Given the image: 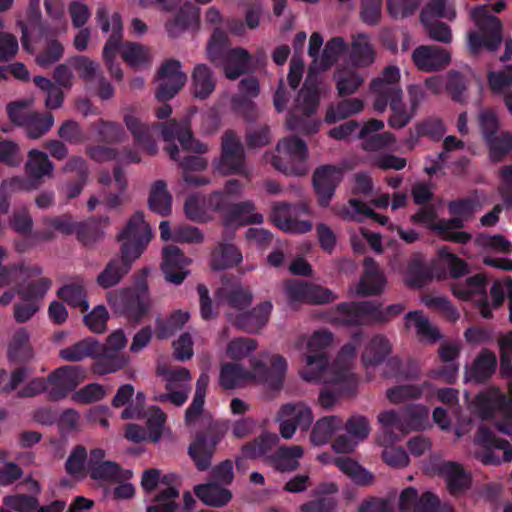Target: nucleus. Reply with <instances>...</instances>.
<instances>
[{
  "mask_svg": "<svg viewBox=\"0 0 512 512\" xmlns=\"http://www.w3.org/2000/svg\"><path fill=\"white\" fill-rule=\"evenodd\" d=\"M333 342L334 335L327 329H319L298 338L296 348L305 352V366L300 371V377L313 384H339V390L343 392L346 385L355 383L352 369L361 336L353 335L351 341L342 346L334 362L329 364L326 350Z\"/></svg>",
  "mask_w": 512,
  "mask_h": 512,
  "instance_id": "obj_1",
  "label": "nucleus"
},
{
  "mask_svg": "<svg viewBox=\"0 0 512 512\" xmlns=\"http://www.w3.org/2000/svg\"><path fill=\"white\" fill-rule=\"evenodd\" d=\"M346 43L340 37L332 38L327 42L323 53L313 60L303 88L295 98L287 119V127L305 134L318 131L320 122L310 119L318 107L320 88L315 73L326 70L333 65L346 50Z\"/></svg>",
  "mask_w": 512,
  "mask_h": 512,
  "instance_id": "obj_2",
  "label": "nucleus"
},
{
  "mask_svg": "<svg viewBox=\"0 0 512 512\" xmlns=\"http://www.w3.org/2000/svg\"><path fill=\"white\" fill-rule=\"evenodd\" d=\"M288 370L287 360L278 353L262 351L249 359V368L237 362L220 366L219 384L232 390L257 384L270 390H280Z\"/></svg>",
  "mask_w": 512,
  "mask_h": 512,
  "instance_id": "obj_3",
  "label": "nucleus"
},
{
  "mask_svg": "<svg viewBox=\"0 0 512 512\" xmlns=\"http://www.w3.org/2000/svg\"><path fill=\"white\" fill-rule=\"evenodd\" d=\"M216 302L217 305H227L228 320L249 333L257 332L266 325L273 308L270 301H265L251 311L244 312L252 302V295L248 289L231 280L224 281L216 291Z\"/></svg>",
  "mask_w": 512,
  "mask_h": 512,
  "instance_id": "obj_4",
  "label": "nucleus"
},
{
  "mask_svg": "<svg viewBox=\"0 0 512 512\" xmlns=\"http://www.w3.org/2000/svg\"><path fill=\"white\" fill-rule=\"evenodd\" d=\"M404 310L402 304H393L381 311L374 303L364 301L359 303H343L329 311L326 321L334 325L352 326L386 320L388 316H395Z\"/></svg>",
  "mask_w": 512,
  "mask_h": 512,
  "instance_id": "obj_5",
  "label": "nucleus"
},
{
  "mask_svg": "<svg viewBox=\"0 0 512 512\" xmlns=\"http://www.w3.org/2000/svg\"><path fill=\"white\" fill-rule=\"evenodd\" d=\"M227 42V35L215 29L207 44V55L211 62L223 67L227 78L236 79L250 68L252 57L240 47L227 50Z\"/></svg>",
  "mask_w": 512,
  "mask_h": 512,
  "instance_id": "obj_6",
  "label": "nucleus"
},
{
  "mask_svg": "<svg viewBox=\"0 0 512 512\" xmlns=\"http://www.w3.org/2000/svg\"><path fill=\"white\" fill-rule=\"evenodd\" d=\"M176 476L165 475L161 477L158 469H148L143 472L141 486L145 493H153L159 488L154 503L147 508V512H181L176 500L179 498V489L175 485Z\"/></svg>",
  "mask_w": 512,
  "mask_h": 512,
  "instance_id": "obj_7",
  "label": "nucleus"
},
{
  "mask_svg": "<svg viewBox=\"0 0 512 512\" xmlns=\"http://www.w3.org/2000/svg\"><path fill=\"white\" fill-rule=\"evenodd\" d=\"M307 157L308 149L305 142L291 136L280 140L276 146V154H266L265 161L286 175L301 176L308 170Z\"/></svg>",
  "mask_w": 512,
  "mask_h": 512,
  "instance_id": "obj_8",
  "label": "nucleus"
},
{
  "mask_svg": "<svg viewBox=\"0 0 512 512\" xmlns=\"http://www.w3.org/2000/svg\"><path fill=\"white\" fill-rule=\"evenodd\" d=\"M472 19L479 29L477 32L468 34V47L473 54L483 48L490 51L498 49L502 42V24L500 20L490 14V7L487 5L475 8L472 11Z\"/></svg>",
  "mask_w": 512,
  "mask_h": 512,
  "instance_id": "obj_9",
  "label": "nucleus"
},
{
  "mask_svg": "<svg viewBox=\"0 0 512 512\" xmlns=\"http://www.w3.org/2000/svg\"><path fill=\"white\" fill-rule=\"evenodd\" d=\"M96 21L104 33H110L109 39L103 48V57L107 69L112 77L117 80H122V69L119 64L114 63V58L120 48L123 34L121 17L118 13L109 15L108 7L100 3L96 10Z\"/></svg>",
  "mask_w": 512,
  "mask_h": 512,
  "instance_id": "obj_10",
  "label": "nucleus"
},
{
  "mask_svg": "<svg viewBox=\"0 0 512 512\" xmlns=\"http://www.w3.org/2000/svg\"><path fill=\"white\" fill-rule=\"evenodd\" d=\"M107 301L116 314L127 316L133 320H139L145 315L151 304L145 282L134 288L109 292Z\"/></svg>",
  "mask_w": 512,
  "mask_h": 512,
  "instance_id": "obj_11",
  "label": "nucleus"
},
{
  "mask_svg": "<svg viewBox=\"0 0 512 512\" xmlns=\"http://www.w3.org/2000/svg\"><path fill=\"white\" fill-rule=\"evenodd\" d=\"M152 230L142 212L134 213L121 231L118 239L122 242L121 254L124 259H138L152 239Z\"/></svg>",
  "mask_w": 512,
  "mask_h": 512,
  "instance_id": "obj_12",
  "label": "nucleus"
},
{
  "mask_svg": "<svg viewBox=\"0 0 512 512\" xmlns=\"http://www.w3.org/2000/svg\"><path fill=\"white\" fill-rule=\"evenodd\" d=\"M49 278L37 276L26 283L19 284L18 294L23 303L14 307V318L19 323L28 321L40 308V301L51 288Z\"/></svg>",
  "mask_w": 512,
  "mask_h": 512,
  "instance_id": "obj_13",
  "label": "nucleus"
},
{
  "mask_svg": "<svg viewBox=\"0 0 512 512\" xmlns=\"http://www.w3.org/2000/svg\"><path fill=\"white\" fill-rule=\"evenodd\" d=\"M243 190V185L236 179L227 181L224 187V207L222 208L224 224L226 227L242 226L248 223H262L263 216L255 212L251 202H244L237 205H230L228 196H238Z\"/></svg>",
  "mask_w": 512,
  "mask_h": 512,
  "instance_id": "obj_14",
  "label": "nucleus"
},
{
  "mask_svg": "<svg viewBox=\"0 0 512 512\" xmlns=\"http://www.w3.org/2000/svg\"><path fill=\"white\" fill-rule=\"evenodd\" d=\"M478 450L475 457L485 465H499L512 461V446L507 440L500 439L489 429L481 426L474 439Z\"/></svg>",
  "mask_w": 512,
  "mask_h": 512,
  "instance_id": "obj_15",
  "label": "nucleus"
},
{
  "mask_svg": "<svg viewBox=\"0 0 512 512\" xmlns=\"http://www.w3.org/2000/svg\"><path fill=\"white\" fill-rule=\"evenodd\" d=\"M215 171L223 175L239 174L249 175L245 163V154L239 138L231 131L226 132L222 138L221 156L213 163Z\"/></svg>",
  "mask_w": 512,
  "mask_h": 512,
  "instance_id": "obj_16",
  "label": "nucleus"
},
{
  "mask_svg": "<svg viewBox=\"0 0 512 512\" xmlns=\"http://www.w3.org/2000/svg\"><path fill=\"white\" fill-rule=\"evenodd\" d=\"M157 374L163 377L166 382L168 393L154 397L156 401H170L175 406H182L188 399L190 393L191 375L186 368L171 369L165 365H159Z\"/></svg>",
  "mask_w": 512,
  "mask_h": 512,
  "instance_id": "obj_17",
  "label": "nucleus"
},
{
  "mask_svg": "<svg viewBox=\"0 0 512 512\" xmlns=\"http://www.w3.org/2000/svg\"><path fill=\"white\" fill-rule=\"evenodd\" d=\"M454 17L453 8L446 5L444 0H432L422 11L421 21L431 39L449 43L452 39L451 30L446 24L437 22V19L452 20Z\"/></svg>",
  "mask_w": 512,
  "mask_h": 512,
  "instance_id": "obj_18",
  "label": "nucleus"
},
{
  "mask_svg": "<svg viewBox=\"0 0 512 512\" xmlns=\"http://www.w3.org/2000/svg\"><path fill=\"white\" fill-rule=\"evenodd\" d=\"M400 77V69L391 65L386 67L382 74L371 82L370 90L376 97L374 101L376 111L384 112L389 101L402 96Z\"/></svg>",
  "mask_w": 512,
  "mask_h": 512,
  "instance_id": "obj_19",
  "label": "nucleus"
},
{
  "mask_svg": "<svg viewBox=\"0 0 512 512\" xmlns=\"http://www.w3.org/2000/svg\"><path fill=\"white\" fill-rule=\"evenodd\" d=\"M451 289L455 297L474 301L483 318L492 317L491 303L487 301L485 276L475 275L465 281L457 280L452 284Z\"/></svg>",
  "mask_w": 512,
  "mask_h": 512,
  "instance_id": "obj_20",
  "label": "nucleus"
},
{
  "mask_svg": "<svg viewBox=\"0 0 512 512\" xmlns=\"http://www.w3.org/2000/svg\"><path fill=\"white\" fill-rule=\"evenodd\" d=\"M281 436L290 439L296 432L297 427L301 430H308L313 421L311 408L303 402L287 403L283 405L278 413Z\"/></svg>",
  "mask_w": 512,
  "mask_h": 512,
  "instance_id": "obj_21",
  "label": "nucleus"
},
{
  "mask_svg": "<svg viewBox=\"0 0 512 512\" xmlns=\"http://www.w3.org/2000/svg\"><path fill=\"white\" fill-rule=\"evenodd\" d=\"M309 208L306 204L288 205L276 203L273 205L271 219L273 223L286 233H306L312 229L309 221H300L298 216L308 214Z\"/></svg>",
  "mask_w": 512,
  "mask_h": 512,
  "instance_id": "obj_22",
  "label": "nucleus"
},
{
  "mask_svg": "<svg viewBox=\"0 0 512 512\" xmlns=\"http://www.w3.org/2000/svg\"><path fill=\"white\" fill-rule=\"evenodd\" d=\"M187 81L182 71L181 63L177 60L165 61L158 72V88L156 97L160 101L173 98Z\"/></svg>",
  "mask_w": 512,
  "mask_h": 512,
  "instance_id": "obj_23",
  "label": "nucleus"
},
{
  "mask_svg": "<svg viewBox=\"0 0 512 512\" xmlns=\"http://www.w3.org/2000/svg\"><path fill=\"white\" fill-rule=\"evenodd\" d=\"M87 472L92 479L104 482H117L131 476L130 471L124 472L115 462L105 460V451L100 448L90 451Z\"/></svg>",
  "mask_w": 512,
  "mask_h": 512,
  "instance_id": "obj_24",
  "label": "nucleus"
},
{
  "mask_svg": "<svg viewBox=\"0 0 512 512\" xmlns=\"http://www.w3.org/2000/svg\"><path fill=\"white\" fill-rule=\"evenodd\" d=\"M377 420L381 425V431L377 437L379 445L394 444L408 433L403 409L384 410L378 414Z\"/></svg>",
  "mask_w": 512,
  "mask_h": 512,
  "instance_id": "obj_25",
  "label": "nucleus"
},
{
  "mask_svg": "<svg viewBox=\"0 0 512 512\" xmlns=\"http://www.w3.org/2000/svg\"><path fill=\"white\" fill-rule=\"evenodd\" d=\"M85 379V372L74 366L58 368L48 376L49 396L58 400L64 398Z\"/></svg>",
  "mask_w": 512,
  "mask_h": 512,
  "instance_id": "obj_26",
  "label": "nucleus"
},
{
  "mask_svg": "<svg viewBox=\"0 0 512 512\" xmlns=\"http://www.w3.org/2000/svg\"><path fill=\"white\" fill-rule=\"evenodd\" d=\"M345 429L349 436H339L332 444L336 453H350L370 434V425L366 417L353 415L348 419Z\"/></svg>",
  "mask_w": 512,
  "mask_h": 512,
  "instance_id": "obj_27",
  "label": "nucleus"
},
{
  "mask_svg": "<svg viewBox=\"0 0 512 512\" xmlns=\"http://www.w3.org/2000/svg\"><path fill=\"white\" fill-rule=\"evenodd\" d=\"M412 219L430 228L446 241L464 244L471 240V235L465 231H450L449 226L445 225L447 220L437 219L436 212L431 207L421 208Z\"/></svg>",
  "mask_w": 512,
  "mask_h": 512,
  "instance_id": "obj_28",
  "label": "nucleus"
},
{
  "mask_svg": "<svg viewBox=\"0 0 512 512\" xmlns=\"http://www.w3.org/2000/svg\"><path fill=\"white\" fill-rule=\"evenodd\" d=\"M342 178V169L332 165L322 166L315 171L313 184L321 206H327L330 203Z\"/></svg>",
  "mask_w": 512,
  "mask_h": 512,
  "instance_id": "obj_29",
  "label": "nucleus"
},
{
  "mask_svg": "<svg viewBox=\"0 0 512 512\" xmlns=\"http://www.w3.org/2000/svg\"><path fill=\"white\" fill-rule=\"evenodd\" d=\"M190 263L191 259L185 257L178 247L168 246L163 249L161 268L169 283L181 284L189 273L187 267Z\"/></svg>",
  "mask_w": 512,
  "mask_h": 512,
  "instance_id": "obj_30",
  "label": "nucleus"
},
{
  "mask_svg": "<svg viewBox=\"0 0 512 512\" xmlns=\"http://www.w3.org/2000/svg\"><path fill=\"white\" fill-rule=\"evenodd\" d=\"M416 67L425 72L445 68L451 61L450 53L438 46H419L412 53Z\"/></svg>",
  "mask_w": 512,
  "mask_h": 512,
  "instance_id": "obj_31",
  "label": "nucleus"
},
{
  "mask_svg": "<svg viewBox=\"0 0 512 512\" xmlns=\"http://www.w3.org/2000/svg\"><path fill=\"white\" fill-rule=\"evenodd\" d=\"M225 196L215 192L208 199L202 196H191L186 201L184 209L188 218L194 221H205L209 219V211H221L224 207Z\"/></svg>",
  "mask_w": 512,
  "mask_h": 512,
  "instance_id": "obj_32",
  "label": "nucleus"
},
{
  "mask_svg": "<svg viewBox=\"0 0 512 512\" xmlns=\"http://www.w3.org/2000/svg\"><path fill=\"white\" fill-rule=\"evenodd\" d=\"M162 137L166 142L178 140L182 148L187 151L203 154L208 148L205 144L200 143L192 137L189 123L185 120L183 123L172 121L161 131Z\"/></svg>",
  "mask_w": 512,
  "mask_h": 512,
  "instance_id": "obj_33",
  "label": "nucleus"
},
{
  "mask_svg": "<svg viewBox=\"0 0 512 512\" xmlns=\"http://www.w3.org/2000/svg\"><path fill=\"white\" fill-rule=\"evenodd\" d=\"M124 123L139 146L149 154L156 153L157 146L152 140V136L154 131L158 129V125L149 126L142 123L134 112H129L124 115Z\"/></svg>",
  "mask_w": 512,
  "mask_h": 512,
  "instance_id": "obj_34",
  "label": "nucleus"
},
{
  "mask_svg": "<svg viewBox=\"0 0 512 512\" xmlns=\"http://www.w3.org/2000/svg\"><path fill=\"white\" fill-rule=\"evenodd\" d=\"M385 283V277L378 269L374 260L366 258L364 261V274L351 292L357 295L377 294L383 291Z\"/></svg>",
  "mask_w": 512,
  "mask_h": 512,
  "instance_id": "obj_35",
  "label": "nucleus"
},
{
  "mask_svg": "<svg viewBox=\"0 0 512 512\" xmlns=\"http://www.w3.org/2000/svg\"><path fill=\"white\" fill-rule=\"evenodd\" d=\"M448 209L452 218L447 220L445 225L449 226L450 231H459L464 222L470 220L474 213L481 209V204L475 197L466 198L450 202Z\"/></svg>",
  "mask_w": 512,
  "mask_h": 512,
  "instance_id": "obj_36",
  "label": "nucleus"
},
{
  "mask_svg": "<svg viewBox=\"0 0 512 512\" xmlns=\"http://www.w3.org/2000/svg\"><path fill=\"white\" fill-rule=\"evenodd\" d=\"M438 499L431 493H425L418 498V493L414 488H407L402 491L397 508L401 512L413 509L415 512H434L438 506Z\"/></svg>",
  "mask_w": 512,
  "mask_h": 512,
  "instance_id": "obj_37",
  "label": "nucleus"
},
{
  "mask_svg": "<svg viewBox=\"0 0 512 512\" xmlns=\"http://www.w3.org/2000/svg\"><path fill=\"white\" fill-rule=\"evenodd\" d=\"M104 350V345L100 344L95 338H85L69 347L59 351V356L67 362H77L88 357H97Z\"/></svg>",
  "mask_w": 512,
  "mask_h": 512,
  "instance_id": "obj_38",
  "label": "nucleus"
},
{
  "mask_svg": "<svg viewBox=\"0 0 512 512\" xmlns=\"http://www.w3.org/2000/svg\"><path fill=\"white\" fill-rule=\"evenodd\" d=\"M391 352V343L383 335L373 336L364 346L361 361L366 368L381 364Z\"/></svg>",
  "mask_w": 512,
  "mask_h": 512,
  "instance_id": "obj_39",
  "label": "nucleus"
},
{
  "mask_svg": "<svg viewBox=\"0 0 512 512\" xmlns=\"http://www.w3.org/2000/svg\"><path fill=\"white\" fill-rule=\"evenodd\" d=\"M430 383L405 384L387 389L386 397L392 404H399L410 400H415L425 395L427 400H432V392L429 391Z\"/></svg>",
  "mask_w": 512,
  "mask_h": 512,
  "instance_id": "obj_40",
  "label": "nucleus"
},
{
  "mask_svg": "<svg viewBox=\"0 0 512 512\" xmlns=\"http://www.w3.org/2000/svg\"><path fill=\"white\" fill-rule=\"evenodd\" d=\"M26 173L32 183H37V187L44 177H51L54 165L49 160L46 153L31 150L28 153V161L25 165Z\"/></svg>",
  "mask_w": 512,
  "mask_h": 512,
  "instance_id": "obj_41",
  "label": "nucleus"
},
{
  "mask_svg": "<svg viewBox=\"0 0 512 512\" xmlns=\"http://www.w3.org/2000/svg\"><path fill=\"white\" fill-rule=\"evenodd\" d=\"M406 327L414 329L418 338L423 342L433 343L440 339L438 329L420 311L409 312L405 316Z\"/></svg>",
  "mask_w": 512,
  "mask_h": 512,
  "instance_id": "obj_42",
  "label": "nucleus"
},
{
  "mask_svg": "<svg viewBox=\"0 0 512 512\" xmlns=\"http://www.w3.org/2000/svg\"><path fill=\"white\" fill-rule=\"evenodd\" d=\"M496 361V356L492 351L483 350L471 366L466 369V380L481 382L487 379L495 371Z\"/></svg>",
  "mask_w": 512,
  "mask_h": 512,
  "instance_id": "obj_43",
  "label": "nucleus"
},
{
  "mask_svg": "<svg viewBox=\"0 0 512 512\" xmlns=\"http://www.w3.org/2000/svg\"><path fill=\"white\" fill-rule=\"evenodd\" d=\"M199 10L191 4H185L178 15L166 24V31L171 38L179 37L185 30L198 24Z\"/></svg>",
  "mask_w": 512,
  "mask_h": 512,
  "instance_id": "obj_44",
  "label": "nucleus"
},
{
  "mask_svg": "<svg viewBox=\"0 0 512 512\" xmlns=\"http://www.w3.org/2000/svg\"><path fill=\"white\" fill-rule=\"evenodd\" d=\"M135 259H124L123 254L121 258L111 260L102 273L97 277V283L103 288L112 287L120 282L125 274L131 268Z\"/></svg>",
  "mask_w": 512,
  "mask_h": 512,
  "instance_id": "obj_45",
  "label": "nucleus"
},
{
  "mask_svg": "<svg viewBox=\"0 0 512 512\" xmlns=\"http://www.w3.org/2000/svg\"><path fill=\"white\" fill-rule=\"evenodd\" d=\"M338 213L346 220L362 222L365 218H373L381 225H386L388 223V218L386 216L375 213L370 205L357 199H350L348 204L343 206Z\"/></svg>",
  "mask_w": 512,
  "mask_h": 512,
  "instance_id": "obj_46",
  "label": "nucleus"
},
{
  "mask_svg": "<svg viewBox=\"0 0 512 512\" xmlns=\"http://www.w3.org/2000/svg\"><path fill=\"white\" fill-rule=\"evenodd\" d=\"M30 334L25 328L16 330L8 345V357L12 361L25 362L33 358Z\"/></svg>",
  "mask_w": 512,
  "mask_h": 512,
  "instance_id": "obj_47",
  "label": "nucleus"
},
{
  "mask_svg": "<svg viewBox=\"0 0 512 512\" xmlns=\"http://www.w3.org/2000/svg\"><path fill=\"white\" fill-rule=\"evenodd\" d=\"M439 472L445 478L451 493L456 494L468 488L470 476L458 463L445 462L439 467Z\"/></svg>",
  "mask_w": 512,
  "mask_h": 512,
  "instance_id": "obj_48",
  "label": "nucleus"
},
{
  "mask_svg": "<svg viewBox=\"0 0 512 512\" xmlns=\"http://www.w3.org/2000/svg\"><path fill=\"white\" fill-rule=\"evenodd\" d=\"M196 496L207 506L221 507L232 498L231 492L215 483L197 485L194 489Z\"/></svg>",
  "mask_w": 512,
  "mask_h": 512,
  "instance_id": "obj_49",
  "label": "nucleus"
},
{
  "mask_svg": "<svg viewBox=\"0 0 512 512\" xmlns=\"http://www.w3.org/2000/svg\"><path fill=\"white\" fill-rule=\"evenodd\" d=\"M351 60L353 64L358 67H366L374 62L375 52L368 35L359 33L353 36L351 43Z\"/></svg>",
  "mask_w": 512,
  "mask_h": 512,
  "instance_id": "obj_50",
  "label": "nucleus"
},
{
  "mask_svg": "<svg viewBox=\"0 0 512 512\" xmlns=\"http://www.w3.org/2000/svg\"><path fill=\"white\" fill-rule=\"evenodd\" d=\"M242 253L233 244H221L211 256L210 266L213 270H224L239 265Z\"/></svg>",
  "mask_w": 512,
  "mask_h": 512,
  "instance_id": "obj_51",
  "label": "nucleus"
},
{
  "mask_svg": "<svg viewBox=\"0 0 512 512\" xmlns=\"http://www.w3.org/2000/svg\"><path fill=\"white\" fill-rule=\"evenodd\" d=\"M334 80L341 96L355 93L364 83V77L351 66L338 67Z\"/></svg>",
  "mask_w": 512,
  "mask_h": 512,
  "instance_id": "obj_52",
  "label": "nucleus"
},
{
  "mask_svg": "<svg viewBox=\"0 0 512 512\" xmlns=\"http://www.w3.org/2000/svg\"><path fill=\"white\" fill-rule=\"evenodd\" d=\"M123 60L133 69H142L150 65L151 51L148 47L139 43H125L120 48Z\"/></svg>",
  "mask_w": 512,
  "mask_h": 512,
  "instance_id": "obj_53",
  "label": "nucleus"
},
{
  "mask_svg": "<svg viewBox=\"0 0 512 512\" xmlns=\"http://www.w3.org/2000/svg\"><path fill=\"white\" fill-rule=\"evenodd\" d=\"M58 296L68 305L71 307L79 308L82 312L88 310L89 308L85 285L82 279H77L62 286L58 290Z\"/></svg>",
  "mask_w": 512,
  "mask_h": 512,
  "instance_id": "obj_54",
  "label": "nucleus"
},
{
  "mask_svg": "<svg viewBox=\"0 0 512 512\" xmlns=\"http://www.w3.org/2000/svg\"><path fill=\"white\" fill-rule=\"evenodd\" d=\"M220 437L206 439L197 438L189 447V454L199 470H206L210 466V460Z\"/></svg>",
  "mask_w": 512,
  "mask_h": 512,
  "instance_id": "obj_55",
  "label": "nucleus"
},
{
  "mask_svg": "<svg viewBox=\"0 0 512 512\" xmlns=\"http://www.w3.org/2000/svg\"><path fill=\"white\" fill-rule=\"evenodd\" d=\"M342 425L343 421L337 416H326L319 419L311 432L312 444L315 446L325 445Z\"/></svg>",
  "mask_w": 512,
  "mask_h": 512,
  "instance_id": "obj_56",
  "label": "nucleus"
},
{
  "mask_svg": "<svg viewBox=\"0 0 512 512\" xmlns=\"http://www.w3.org/2000/svg\"><path fill=\"white\" fill-rule=\"evenodd\" d=\"M364 108V101L359 98H350L340 101L336 105H331L327 109L325 121L334 123L346 119L352 115L358 114Z\"/></svg>",
  "mask_w": 512,
  "mask_h": 512,
  "instance_id": "obj_57",
  "label": "nucleus"
},
{
  "mask_svg": "<svg viewBox=\"0 0 512 512\" xmlns=\"http://www.w3.org/2000/svg\"><path fill=\"white\" fill-rule=\"evenodd\" d=\"M209 384V376L207 373H202L196 383V391L193 401L185 413V421L187 424H194L201 416L204 400L206 396V389Z\"/></svg>",
  "mask_w": 512,
  "mask_h": 512,
  "instance_id": "obj_58",
  "label": "nucleus"
},
{
  "mask_svg": "<svg viewBox=\"0 0 512 512\" xmlns=\"http://www.w3.org/2000/svg\"><path fill=\"white\" fill-rule=\"evenodd\" d=\"M192 78L195 97L205 99L214 91L215 80L212 72L206 65H197L194 69Z\"/></svg>",
  "mask_w": 512,
  "mask_h": 512,
  "instance_id": "obj_59",
  "label": "nucleus"
},
{
  "mask_svg": "<svg viewBox=\"0 0 512 512\" xmlns=\"http://www.w3.org/2000/svg\"><path fill=\"white\" fill-rule=\"evenodd\" d=\"M150 209L160 215H168L171 212L172 197L167 191L165 182L159 180L154 183L149 196Z\"/></svg>",
  "mask_w": 512,
  "mask_h": 512,
  "instance_id": "obj_60",
  "label": "nucleus"
},
{
  "mask_svg": "<svg viewBox=\"0 0 512 512\" xmlns=\"http://www.w3.org/2000/svg\"><path fill=\"white\" fill-rule=\"evenodd\" d=\"M93 365V371L98 375L114 373L123 369L129 362V357L122 354H113L112 352L103 350L101 355Z\"/></svg>",
  "mask_w": 512,
  "mask_h": 512,
  "instance_id": "obj_61",
  "label": "nucleus"
},
{
  "mask_svg": "<svg viewBox=\"0 0 512 512\" xmlns=\"http://www.w3.org/2000/svg\"><path fill=\"white\" fill-rule=\"evenodd\" d=\"M388 105L391 109L388 124L392 128L401 129L405 127L416 115V112L403 102L402 96L389 101Z\"/></svg>",
  "mask_w": 512,
  "mask_h": 512,
  "instance_id": "obj_62",
  "label": "nucleus"
},
{
  "mask_svg": "<svg viewBox=\"0 0 512 512\" xmlns=\"http://www.w3.org/2000/svg\"><path fill=\"white\" fill-rule=\"evenodd\" d=\"M303 454V448L298 445L281 447L274 457L275 467L282 472L295 470L299 466V460Z\"/></svg>",
  "mask_w": 512,
  "mask_h": 512,
  "instance_id": "obj_63",
  "label": "nucleus"
},
{
  "mask_svg": "<svg viewBox=\"0 0 512 512\" xmlns=\"http://www.w3.org/2000/svg\"><path fill=\"white\" fill-rule=\"evenodd\" d=\"M489 150V157L492 161H501L512 148V134L503 131L485 139Z\"/></svg>",
  "mask_w": 512,
  "mask_h": 512,
  "instance_id": "obj_64",
  "label": "nucleus"
}]
</instances>
